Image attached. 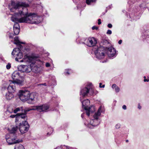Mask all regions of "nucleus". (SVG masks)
<instances>
[{
    "mask_svg": "<svg viewBox=\"0 0 149 149\" xmlns=\"http://www.w3.org/2000/svg\"><path fill=\"white\" fill-rule=\"evenodd\" d=\"M24 3L20 2L16 3L11 1L8 5L9 8L11 12H15L11 17V20L15 22L13 26L14 32L15 35H17L19 32L20 27L17 22L25 23L31 24H37L40 22L37 15L34 13H28L26 7L24 6Z\"/></svg>",
    "mask_w": 149,
    "mask_h": 149,
    "instance_id": "1",
    "label": "nucleus"
},
{
    "mask_svg": "<svg viewBox=\"0 0 149 149\" xmlns=\"http://www.w3.org/2000/svg\"><path fill=\"white\" fill-rule=\"evenodd\" d=\"M97 42L96 39L93 37H92L88 39L83 38L80 43L86 44L89 47H93L92 51L96 58L99 59H103L105 56V51L104 48L101 47H98L97 46H95Z\"/></svg>",
    "mask_w": 149,
    "mask_h": 149,
    "instance_id": "2",
    "label": "nucleus"
},
{
    "mask_svg": "<svg viewBox=\"0 0 149 149\" xmlns=\"http://www.w3.org/2000/svg\"><path fill=\"white\" fill-rule=\"evenodd\" d=\"M49 106L47 104H44L40 106H37L32 107L31 108H28L24 110V113H18L16 114L15 122L16 123H22V121H26L27 120L26 113L31 110H37L39 112H46L49 109Z\"/></svg>",
    "mask_w": 149,
    "mask_h": 149,
    "instance_id": "3",
    "label": "nucleus"
},
{
    "mask_svg": "<svg viewBox=\"0 0 149 149\" xmlns=\"http://www.w3.org/2000/svg\"><path fill=\"white\" fill-rule=\"evenodd\" d=\"M18 95L20 99L23 101H26L29 104H34L37 101V97L35 93H30L27 91H19Z\"/></svg>",
    "mask_w": 149,
    "mask_h": 149,
    "instance_id": "4",
    "label": "nucleus"
},
{
    "mask_svg": "<svg viewBox=\"0 0 149 149\" xmlns=\"http://www.w3.org/2000/svg\"><path fill=\"white\" fill-rule=\"evenodd\" d=\"M104 111L103 107L100 106L99 108L98 111L95 112L93 116V119L91 120L90 121H86L84 123L85 125L88 127L93 128L94 127L98 125L100 123L99 119L101 113Z\"/></svg>",
    "mask_w": 149,
    "mask_h": 149,
    "instance_id": "5",
    "label": "nucleus"
},
{
    "mask_svg": "<svg viewBox=\"0 0 149 149\" xmlns=\"http://www.w3.org/2000/svg\"><path fill=\"white\" fill-rule=\"evenodd\" d=\"M20 61L29 64L31 71L35 73H40L42 71V67L40 65H37L36 61L31 57L25 56Z\"/></svg>",
    "mask_w": 149,
    "mask_h": 149,
    "instance_id": "6",
    "label": "nucleus"
},
{
    "mask_svg": "<svg viewBox=\"0 0 149 149\" xmlns=\"http://www.w3.org/2000/svg\"><path fill=\"white\" fill-rule=\"evenodd\" d=\"M97 93V91L95 92L94 89L93 88L92 84L89 83L86 87L81 89L80 92V97L83 98L87 96L88 94L90 95H94Z\"/></svg>",
    "mask_w": 149,
    "mask_h": 149,
    "instance_id": "7",
    "label": "nucleus"
},
{
    "mask_svg": "<svg viewBox=\"0 0 149 149\" xmlns=\"http://www.w3.org/2000/svg\"><path fill=\"white\" fill-rule=\"evenodd\" d=\"M80 100L82 103V107L86 111V115L89 116L91 113H92L95 111V107L93 106L88 107L90 104V101L88 99H86L82 101V98L80 97Z\"/></svg>",
    "mask_w": 149,
    "mask_h": 149,
    "instance_id": "8",
    "label": "nucleus"
},
{
    "mask_svg": "<svg viewBox=\"0 0 149 149\" xmlns=\"http://www.w3.org/2000/svg\"><path fill=\"white\" fill-rule=\"evenodd\" d=\"M22 123H17L19 124V129L22 134H24L27 132L29 127V125L26 121H22Z\"/></svg>",
    "mask_w": 149,
    "mask_h": 149,
    "instance_id": "9",
    "label": "nucleus"
},
{
    "mask_svg": "<svg viewBox=\"0 0 149 149\" xmlns=\"http://www.w3.org/2000/svg\"><path fill=\"white\" fill-rule=\"evenodd\" d=\"M11 54L14 57H16V61L21 62L20 61L21 60L19 61L18 59H20L22 58L23 54L21 51L20 50L19 48H15L12 52ZM22 60H21V61Z\"/></svg>",
    "mask_w": 149,
    "mask_h": 149,
    "instance_id": "10",
    "label": "nucleus"
},
{
    "mask_svg": "<svg viewBox=\"0 0 149 149\" xmlns=\"http://www.w3.org/2000/svg\"><path fill=\"white\" fill-rule=\"evenodd\" d=\"M8 136V135H6L5 138L7 142L9 145L18 143L22 141V140L17 139L16 137H15L14 138H9Z\"/></svg>",
    "mask_w": 149,
    "mask_h": 149,
    "instance_id": "11",
    "label": "nucleus"
},
{
    "mask_svg": "<svg viewBox=\"0 0 149 149\" xmlns=\"http://www.w3.org/2000/svg\"><path fill=\"white\" fill-rule=\"evenodd\" d=\"M18 69L19 71L22 72L29 73L31 71L30 65H21L18 66Z\"/></svg>",
    "mask_w": 149,
    "mask_h": 149,
    "instance_id": "12",
    "label": "nucleus"
},
{
    "mask_svg": "<svg viewBox=\"0 0 149 149\" xmlns=\"http://www.w3.org/2000/svg\"><path fill=\"white\" fill-rule=\"evenodd\" d=\"M104 49L105 47H102ZM106 48L108 49V56L110 58L113 57H115L116 54V50L115 49L112 47L107 48L106 47ZM105 50V49H104Z\"/></svg>",
    "mask_w": 149,
    "mask_h": 149,
    "instance_id": "13",
    "label": "nucleus"
},
{
    "mask_svg": "<svg viewBox=\"0 0 149 149\" xmlns=\"http://www.w3.org/2000/svg\"><path fill=\"white\" fill-rule=\"evenodd\" d=\"M50 80L48 82L47 85L49 86H54L56 85V81L55 77L54 76L50 75Z\"/></svg>",
    "mask_w": 149,
    "mask_h": 149,
    "instance_id": "14",
    "label": "nucleus"
},
{
    "mask_svg": "<svg viewBox=\"0 0 149 149\" xmlns=\"http://www.w3.org/2000/svg\"><path fill=\"white\" fill-rule=\"evenodd\" d=\"M20 77L19 72V70L14 71L12 74V77L13 81L18 79Z\"/></svg>",
    "mask_w": 149,
    "mask_h": 149,
    "instance_id": "15",
    "label": "nucleus"
},
{
    "mask_svg": "<svg viewBox=\"0 0 149 149\" xmlns=\"http://www.w3.org/2000/svg\"><path fill=\"white\" fill-rule=\"evenodd\" d=\"M13 83H12V82H10V85L8 87V92L12 93L15 91V88L13 85Z\"/></svg>",
    "mask_w": 149,
    "mask_h": 149,
    "instance_id": "16",
    "label": "nucleus"
},
{
    "mask_svg": "<svg viewBox=\"0 0 149 149\" xmlns=\"http://www.w3.org/2000/svg\"><path fill=\"white\" fill-rule=\"evenodd\" d=\"M14 43L18 46H19L20 48L21 49L22 48V46L21 45V44H24V43L20 42L18 38L17 37L14 38Z\"/></svg>",
    "mask_w": 149,
    "mask_h": 149,
    "instance_id": "17",
    "label": "nucleus"
},
{
    "mask_svg": "<svg viewBox=\"0 0 149 149\" xmlns=\"http://www.w3.org/2000/svg\"><path fill=\"white\" fill-rule=\"evenodd\" d=\"M5 97L8 100H9L13 97L14 96L12 93L8 92L5 94Z\"/></svg>",
    "mask_w": 149,
    "mask_h": 149,
    "instance_id": "18",
    "label": "nucleus"
},
{
    "mask_svg": "<svg viewBox=\"0 0 149 149\" xmlns=\"http://www.w3.org/2000/svg\"><path fill=\"white\" fill-rule=\"evenodd\" d=\"M10 82H12L14 84H17L19 85H22L23 82L22 81L18 79L15 80L14 81H10Z\"/></svg>",
    "mask_w": 149,
    "mask_h": 149,
    "instance_id": "19",
    "label": "nucleus"
},
{
    "mask_svg": "<svg viewBox=\"0 0 149 149\" xmlns=\"http://www.w3.org/2000/svg\"><path fill=\"white\" fill-rule=\"evenodd\" d=\"M141 8V6H135L133 7V8L130 9V11H132V12H137Z\"/></svg>",
    "mask_w": 149,
    "mask_h": 149,
    "instance_id": "20",
    "label": "nucleus"
},
{
    "mask_svg": "<svg viewBox=\"0 0 149 149\" xmlns=\"http://www.w3.org/2000/svg\"><path fill=\"white\" fill-rule=\"evenodd\" d=\"M19 129V127L17 126H15L12 128V129L10 130V133L12 134H15L16 133L17 130Z\"/></svg>",
    "mask_w": 149,
    "mask_h": 149,
    "instance_id": "21",
    "label": "nucleus"
},
{
    "mask_svg": "<svg viewBox=\"0 0 149 149\" xmlns=\"http://www.w3.org/2000/svg\"><path fill=\"white\" fill-rule=\"evenodd\" d=\"M112 88L113 89H114L117 93L118 92L120 91L119 88L115 84L112 85Z\"/></svg>",
    "mask_w": 149,
    "mask_h": 149,
    "instance_id": "22",
    "label": "nucleus"
},
{
    "mask_svg": "<svg viewBox=\"0 0 149 149\" xmlns=\"http://www.w3.org/2000/svg\"><path fill=\"white\" fill-rule=\"evenodd\" d=\"M96 0H86V3L88 5H93L96 2Z\"/></svg>",
    "mask_w": 149,
    "mask_h": 149,
    "instance_id": "23",
    "label": "nucleus"
},
{
    "mask_svg": "<svg viewBox=\"0 0 149 149\" xmlns=\"http://www.w3.org/2000/svg\"><path fill=\"white\" fill-rule=\"evenodd\" d=\"M109 44V42L108 40H106L102 39V40L100 43V45H107Z\"/></svg>",
    "mask_w": 149,
    "mask_h": 149,
    "instance_id": "24",
    "label": "nucleus"
},
{
    "mask_svg": "<svg viewBox=\"0 0 149 149\" xmlns=\"http://www.w3.org/2000/svg\"><path fill=\"white\" fill-rule=\"evenodd\" d=\"M14 149H25L24 146L21 144H17L15 145Z\"/></svg>",
    "mask_w": 149,
    "mask_h": 149,
    "instance_id": "25",
    "label": "nucleus"
},
{
    "mask_svg": "<svg viewBox=\"0 0 149 149\" xmlns=\"http://www.w3.org/2000/svg\"><path fill=\"white\" fill-rule=\"evenodd\" d=\"M143 38L145 39L149 38V29H148V30H146L145 31Z\"/></svg>",
    "mask_w": 149,
    "mask_h": 149,
    "instance_id": "26",
    "label": "nucleus"
},
{
    "mask_svg": "<svg viewBox=\"0 0 149 149\" xmlns=\"http://www.w3.org/2000/svg\"><path fill=\"white\" fill-rule=\"evenodd\" d=\"M24 109H23V107H17L15 109H14V113H16L18 111H23Z\"/></svg>",
    "mask_w": 149,
    "mask_h": 149,
    "instance_id": "27",
    "label": "nucleus"
},
{
    "mask_svg": "<svg viewBox=\"0 0 149 149\" xmlns=\"http://www.w3.org/2000/svg\"><path fill=\"white\" fill-rule=\"evenodd\" d=\"M53 131V130L52 128H49L48 130V132L47 134V136H50Z\"/></svg>",
    "mask_w": 149,
    "mask_h": 149,
    "instance_id": "28",
    "label": "nucleus"
},
{
    "mask_svg": "<svg viewBox=\"0 0 149 149\" xmlns=\"http://www.w3.org/2000/svg\"><path fill=\"white\" fill-rule=\"evenodd\" d=\"M14 109L12 107H9L8 108L7 111V113H14Z\"/></svg>",
    "mask_w": 149,
    "mask_h": 149,
    "instance_id": "29",
    "label": "nucleus"
},
{
    "mask_svg": "<svg viewBox=\"0 0 149 149\" xmlns=\"http://www.w3.org/2000/svg\"><path fill=\"white\" fill-rule=\"evenodd\" d=\"M71 72V70L68 69L67 70H66V71L64 72V73L65 75H67V74H70Z\"/></svg>",
    "mask_w": 149,
    "mask_h": 149,
    "instance_id": "30",
    "label": "nucleus"
},
{
    "mask_svg": "<svg viewBox=\"0 0 149 149\" xmlns=\"http://www.w3.org/2000/svg\"><path fill=\"white\" fill-rule=\"evenodd\" d=\"M134 0H130V1L128 2V3L130 4V7H131V8L132 7V6H131V5H132V3H134Z\"/></svg>",
    "mask_w": 149,
    "mask_h": 149,
    "instance_id": "31",
    "label": "nucleus"
},
{
    "mask_svg": "<svg viewBox=\"0 0 149 149\" xmlns=\"http://www.w3.org/2000/svg\"><path fill=\"white\" fill-rule=\"evenodd\" d=\"M11 67V64L10 63H8L6 66V68L9 69Z\"/></svg>",
    "mask_w": 149,
    "mask_h": 149,
    "instance_id": "32",
    "label": "nucleus"
},
{
    "mask_svg": "<svg viewBox=\"0 0 149 149\" xmlns=\"http://www.w3.org/2000/svg\"><path fill=\"white\" fill-rule=\"evenodd\" d=\"M120 126H121V125L120 124L118 123L115 126V127H116V129H118L120 127Z\"/></svg>",
    "mask_w": 149,
    "mask_h": 149,
    "instance_id": "33",
    "label": "nucleus"
},
{
    "mask_svg": "<svg viewBox=\"0 0 149 149\" xmlns=\"http://www.w3.org/2000/svg\"><path fill=\"white\" fill-rule=\"evenodd\" d=\"M112 33V31L110 30H107V34L111 35Z\"/></svg>",
    "mask_w": 149,
    "mask_h": 149,
    "instance_id": "34",
    "label": "nucleus"
},
{
    "mask_svg": "<svg viewBox=\"0 0 149 149\" xmlns=\"http://www.w3.org/2000/svg\"><path fill=\"white\" fill-rule=\"evenodd\" d=\"M102 84L101 83H99V87L100 88H104L105 86V85H103L102 86Z\"/></svg>",
    "mask_w": 149,
    "mask_h": 149,
    "instance_id": "35",
    "label": "nucleus"
},
{
    "mask_svg": "<svg viewBox=\"0 0 149 149\" xmlns=\"http://www.w3.org/2000/svg\"><path fill=\"white\" fill-rule=\"evenodd\" d=\"M50 66V65L49 63H48V62L46 63L45 64V66L47 67H49Z\"/></svg>",
    "mask_w": 149,
    "mask_h": 149,
    "instance_id": "36",
    "label": "nucleus"
},
{
    "mask_svg": "<svg viewBox=\"0 0 149 149\" xmlns=\"http://www.w3.org/2000/svg\"><path fill=\"white\" fill-rule=\"evenodd\" d=\"M98 29V28L97 27L95 26H93L92 27V29L93 30L95 29L97 30Z\"/></svg>",
    "mask_w": 149,
    "mask_h": 149,
    "instance_id": "37",
    "label": "nucleus"
},
{
    "mask_svg": "<svg viewBox=\"0 0 149 149\" xmlns=\"http://www.w3.org/2000/svg\"><path fill=\"white\" fill-rule=\"evenodd\" d=\"M16 116H17L16 114L15 115H11L10 116V118H14L15 117L16 118ZM15 120H16V119Z\"/></svg>",
    "mask_w": 149,
    "mask_h": 149,
    "instance_id": "38",
    "label": "nucleus"
},
{
    "mask_svg": "<svg viewBox=\"0 0 149 149\" xmlns=\"http://www.w3.org/2000/svg\"><path fill=\"white\" fill-rule=\"evenodd\" d=\"M107 26L109 28H111L112 27V25L111 24H109L107 25Z\"/></svg>",
    "mask_w": 149,
    "mask_h": 149,
    "instance_id": "39",
    "label": "nucleus"
},
{
    "mask_svg": "<svg viewBox=\"0 0 149 149\" xmlns=\"http://www.w3.org/2000/svg\"><path fill=\"white\" fill-rule=\"evenodd\" d=\"M101 24V19H98V25H100Z\"/></svg>",
    "mask_w": 149,
    "mask_h": 149,
    "instance_id": "40",
    "label": "nucleus"
},
{
    "mask_svg": "<svg viewBox=\"0 0 149 149\" xmlns=\"http://www.w3.org/2000/svg\"><path fill=\"white\" fill-rule=\"evenodd\" d=\"M122 108L124 110H126L127 109V107L125 105H123L122 107Z\"/></svg>",
    "mask_w": 149,
    "mask_h": 149,
    "instance_id": "41",
    "label": "nucleus"
},
{
    "mask_svg": "<svg viewBox=\"0 0 149 149\" xmlns=\"http://www.w3.org/2000/svg\"><path fill=\"white\" fill-rule=\"evenodd\" d=\"M39 85H44L45 86H47V84L46 83H44L43 84H39Z\"/></svg>",
    "mask_w": 149,
    "mask_h": 149,
    "instance_id": "42",
    "label": "nucleus"
},
{
    "mask_svg": "<svg viewBox=\"0 0 149 149\" xmlns=\"http://www.w3.org/2000/svg\"><path fill=\"white\" fill-rule=\"evenodd\" d=\"M122 40H120L118 41V43L119 44H121L122 43Z\"/></svg>",
    "mask_w": 149,
    "mask_h": 149,
    "instance_id": "43",
    "label": "nucleus"
},
{
    "mask_svg": "<svg viewBox=\"0 0 149 149\" xmlns=\"http://www.w3.org/2000/svg\"><path fill=\"white\" fill-rule=\"evenodd\" d=\"M149 81V79H144V82H148Z\"/></svg>",
    "mask_w": 149,
    "mask_h": 149,
    "instance_id": "44",
    "label": "nucleus"
},
{
    "mask_svg": "<svg viewBox=\"0 0 149 149\" xmlns=\"http://www.w3.org/2000/svg\"><path fill=\"white\" fill-rule=\"evenodd\" d=\"M138 108L139 109H140L141 108V107L140 105L139 104L138 105Z\"/></svg>",
    "mask_w": 149,
    "mask_h": 149,
    "instance_id": "45",
    "label": "nucleus"
},
{
    "mask_svg": "<svg viewBox=\"0 0 149 149\" xmlns=\"http://www.w3.org/2000/svg\"><path fill=\"white\" fill-rule=\"evenodd\" d=\"M129 16L130 17V18H131L132 17V14H129Z\"/></svg>",
    "mask_w": 149,
    "mask_h": 149,
    "instance_id": "46",
    "label": "nucleus"
},
{
    "mask_svg": "<svg viewBox=\"0 0 149 149\" xmlns=\"http://www.w3.org/2000/svg\"><path fill=\"white\" fill-rule=\"evenodd\" d=\"M84 113H82L81 114V117L83 118V117H84Z\"/></svg>",
    "mask_w": 149,
    "mask_h": 149,
    "instance_id": "47",
    "label": "nucleus"
},
{
    "mask_svg": "<svg viewBox=\"0 0 149 149\" xmlns=\"http://www.w3.org/2000/svg\"><path fill=\"white\" fill-rule=\"evenodd\" d=\"M9 38H13V36H11V35H10L9 36Z\"/></svg>",
    "mask_w": 149,
    "mask_h": 149,
    "instance_id": "48",
    "label": "nucleus"
},
{
    "mask_svg": "<svg viewBox=\"0 0 149 149\" xmlns=\"http://www.w3.org/2000/svg\"><path fill=\"white\" fill-rule=\"evenodd\" d=\"M40 63H42V64L43 63V62H42V61H40Z\"/></svg>",
    "mask_w": 149,
    "mask_h": 149,
    "instance_id": "49",
    "label": "nucleus"
},
{
    "mask_svg": "<svg viewBox=\"0 0 149 149\" xmlns=\"http://www.w3.org/2000/svg\"><path fill=\"white\" fill-rule=\"evenodd\" d=\"M128 141V140H126V142H127Z\"/></svg>",
    "mask_w": 149,
    "mask_h": 149,
    "instance_id": "50",
    "label": "nucleus"
},
{
    "mask_svg": "<svg viewBox=\"0 0 149 149\" xmlns=\"http://www.w3.org/2000/svg\"><path fill=\"white\" fill-rule=\"evenodd\" d=\"M144 79H146V77L145 76H144Z\"/></svg>",
    "mask_w": 149,
    "mask_h": 149,
    "instance_id": "51",
    "label": "nucleus"
},
{
    "mask_svg": "<svg viewBox=\"0 0 149 149\" xmlns=\"http://www.w3.org/2000/svg\"><path fill=\"white\" fill-rule=\"evenodd\" d=\"M0 149H1L0 148Z\"/></svg>",
    "mask_w": 149,
    "mask_h": 149,
    "instance_id": "52",
    "label": "nucleus"
}]
</instances>
